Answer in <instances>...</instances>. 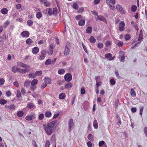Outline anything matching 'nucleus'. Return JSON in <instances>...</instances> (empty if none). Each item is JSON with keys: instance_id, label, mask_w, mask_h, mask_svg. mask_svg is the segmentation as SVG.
Returning a JSON list of instances; mask_svg holds the SVG:
<instances>
[{"instance_id": "1", "label": "nucleus", "mask_w": 147, "mask_h": 147, "mask_svg": "<svg viewBox=\"0 0 147 147\" xmlns=\"http://www.w3.org/2000/svg\"><path fill=\"white\" fill-rule=\"evenodd\" d=\"M57 120H55L47 125H43L42 127L47 135H50L52 134L53 132V128L57 123Z\"/></svg>"}, {"instance_id": "2", "label": "nucleus", "mask_w": 147, "mask_h": 147, "mask_svg": "<svg viewBox=\"0 0 147 147\" xmlns=\"http://www.w3.org/2000/svg\"><path fill=\"white\" fill-rule=\"evenodd\" d=\"M70 43L67 42L66 44L65 50L64 55L65 56L68 55L70 53Z\"/></svg>"}, {"instance_id": "3", "label": "nucleus", "mask_w": 147, "mask_h": 147, "mask_svg": "<svg viewBox=\"0 0 147 147\" xmlns=\"http://www.w3.org/2000/svg\"><path fill=\"white\" fill-rule=\"evenodd\" d=\"M69 127L68 128V130L69 132L71 130V127L74 126V124L73 122V120L72 119H70L68 122Z\"/></svg>"}, {"instance_id": "4", "label": "nucleus", "mask_w": 147, "mask_h": 147, "mask_svg": "<svg viewBox=\"0 0 147 147\" xmlns=\"http://www.w3.org/2000/svg\"><path fill=\"white\" fill-rule=\"evenodd\" d=\"M65 80L67 82L70 81L72 79V76L71 74L67 73L64 76Z\"/></svg>"}, {"instance_id": "5", "label": "nucleus", "mask_w": 147, "mask_h": 147, "mask_svg": "<svg viewBox=\"0 0 147 147\" xmlns=\"http://www.w3.org/2000/svg\"><path fill=\"white\" fill-rule=\"evenodd\" d=\"M125 24L123 21H121L119 24V30L121 31L122 32L125 29Z\"/></svg>"}, {"instance_id": "6", "label": "nucleus", "mask_w": 147, "mask_h": 147, "mask_svg": "<svg viewBox=\"0 0 147 147\" xmlns=\"http://www.w3.org/2000/svg\"><path fill=\"white\" fill-rule=\"evenodd\" d=\"M119 57L120 58V61L123 62H124L125 57L124 52L122 51H120L119 52Z\"/></svg>"}, {"instance_id": "7", "label": "nucleus", "mask_w": 147, "mask_h": 147, "mask_svg": "<svg viewBox=\"0 0 147 147\" xmlns=\"http://www.w3.org/2000/svg\"><path fill=\"white\" fill-rule=\"evenodd\" d=\"M116 8L117 11L120 13L123 14H125V11L123 10V8L120 5H117L116 6Z\"/></svg>"}, {"instance_id": "8", "label": "nucleus", "mask_w": 147, "mask_h": 147, "mask_svg": "<svg viewBox=\"0 0 147 147\" xmlns=\"http://www.w3.org/2000/svg\"><path fill=\"white\" fill-rule=\"evenodd\" d=\"M17 65L18 66H21L23 67L26 68L30 67V66L26 65L25 64L21 62H18L17 63Z\"/></svg>"}, {"instance_id": "9", "label": "nucleus", "mask_w": 147, "mask_h": 147, "mask_svg": "<svg viewBox=\"0 0 147 147\" xmlns=\"http://www.w3.org/2000/svg\"><path fill=\"white\" fill-rule=\"evenodd\" d=\"M97 19L99 20L102 21L105 24H107V21L106 19L103 16H98Z\"/></svg>"}, {"instance_id": "10", "label": "nucleus", "mask_w": 147, "mask_h": 147, "mask_svg": "<svg viewBox=\"0 0 147 147\" xmlns=\"http://www.w3.org/2000/svg\"><path fill=\"white\" fill-rule=\"evenodd\" d=\"M30 69L29 68H25L22 69L20 68L18 69V72L24 74L30 71Z\"/></svg>"}, {"instance_id": "11", "label": "nucleus", "mask_w": 147, "mask_h": 147, "mask_svg": "<svg viewBox=\"0 0 147 147\" xmlns=\"http://www.w3.org/2000/svg\"><path fill=\"white\" fill-rule=\"evenodd\" d=\"M21 35L23 37H28L29 35V32L27 31H24L22 32L21 34Z\"/></svg>"}, {"instance_id": "12", "label": "nucleus", "mask_w": 147, "mask_h": 147, "mask_svg": "<svg viewBox=\"0 0 147 147\" xmlns=\"http://www.w3.org/2000/svg\"><path fill=\"white\" fill-rule=\"evenodd\" d=\"M35 115L33 114L31 115H28L26 116L25 117V119L26 120L28 121H31L32 119V117H34V116H35Z\"/></svg>"}, {"instance_id": "13", "label": "nucleus", "mask_w": 147, "mask_h": 147, "mask_svg": "<svg viewBox=\"0 0 147 147\" xmlns=\"http://www.w3.org/2000/svg\"><path fill=\"white\" fill-rule=\"evenodd\" d=\"M39 49L37 47H35L32 49V52L34 54H36L38 53Z\"/></svg>"}, {"instance_id": "14", "label": "nucleus", "mask_w": 147, "mask_h": 147, "mask_svg": "<svg viewBox=\"0 0 147 147\" xmlns=\"http://www.w3.org/2000/svg\"><path fill=\"white\" fill-rule=\"evenodd\" d=\"M85 20L83 19H81L78 22V24L79 26H84L85 24Z\"/></svg>"}, {"instance_id": "15", "label": "nucleus", "mask_w": 147, "mask_h": 147, "mask_svg": "<svg viewBox=\"0 0 147 147\" xmlns=\"http://www.w3.org/2000/svg\"><path fill=\"white\" fill-rule=\"evenodd\" d=\"M45 82L48 84H50L51 82V79L47 77H45L44 79Z\"/></svg>"}, {"instance_id": "16", "label": "nucleus", "mask_w": 147, "mask_h": 147, "mask_svg": "<svg viewBox=\"0 0 147 147\" xmlns=\"http://www.w3.org/2000/svg\"><path fill=\"white\" fill-rule=\"evenodd\" d=\"M38 81L37 79H34L31 82V84L32 86L36 85L38 83Z\"/></svg>"}, {"instance_id": "17", "label": "nucleus", "mask_w": 147, "mask_h": 147, "mask_svg": "<svg viewBox=\"0 0 147 147\" xmlns=\"http://www.w3.org/2000/svg\"><path fill=\"white\" fill-rule=\"evenodd\" d=\"M65 86L66 89L70 88L72 87V84L71 82L67 83L65 84Z\"/></svg>"}, {"instance_id": "18", "label": "nucleus", "mask_w": 147, "mask_h": 147, "mask_svg": "<svg viewBox=\"0 0 147 147\" xmlns=\"http://www.w3.org/2000/svg\"><path fill=\"white\" fill-rule=\"evenodd\" d=\"M65 97V94L64 93H60L59 95V98L61 99H63Z\"/></svg>"}, {"instance_id": "19", "label": "nucleus", "mask_w": 147, "mask_h": 147, "mask_svg": "<svg viewBox=\"0 0 147 147\" xmlns=\"http://www.w3.org/2000/svg\"><path fill=\"white\" fill-rule=\"evenodd\" d=\"M92 27L90 26H89L87 27L86 30V32L88 34H90L92 32Z\"/></svg>"}, {"instance_id": "20", "label": "nucleus", "mask_w": 147, "mask_h": 147, "mask_svg": "<svg viewBox=\"0 0 147 147\" xmlns=\"http://www.w3.org/2000/svg\"><path fill=\"white\" fill-rule=\"evenodd\" d=\"M45 115L46 117L49 118L51 116L52 114L51 112L47 111L45 112Z\"/></svg>"}, {"instance_id": "21", "label": "nucleus", "mask_w": 147, "mask_h": 147, "mask_svg": "<svg viewBox=\"0 0 147 147\" xmlns=\"http://www.w3.org/2000/svg\"><path fill=\"white\" fill-rule=\"evenodd\" d=\"M95 38L93 36H91L89 38V41L92 43H94L96 42Z\"/></svg>"}, {"instance_id": "22", "label": "nucleus", "mask_w": 147, "mask_h": 147, "mask_svg": "<svg viewBox=\"0 0 147 147\" xmlns=\"http://www.w3.org/2000/svg\"><path fill=\"white\" fill-rule=\"evenodd\" d=\"M8 11V10L6 8H3L1 10V13L3 14H6Z\"/></svg>"}, {"instance_id": "23", "label": "nucleus", "mask_w": 147, "mask_h": 147, "mask_svg": "<svg viewBox=\"0 0 147 147\" xmlns=\"http://www.w3.org/2000/svg\"><path fill=\"white\" fill-rule=\"evenodd\" d=\"M93 125L94 128L97 129L98 127V125L97 121L95 119L93 123Z\"/></svg>"}, {"instance_id": "24", "label": "nucleus", "mask_w": 147, "mask_h": 147, "mask_svg": "<svg viewBox=\"0 0 147 147\" xmlns=\"http://www.w3.org/2000/svg\"><path fill=\"white\" fill-rule=\"evenodd\" d=\"M20 68L16 67L15 66L13 67H12L11 70L14 73H16L17 71L18 72V69Z\"/></svg>"}, {"instance_id": "25", "label": "nucleus", "mask_w": 147, "mask_h": 147, "mask_svg": "<svg viewBox=\"0 0 147 147\" xmlns=\"http://www.w3.org/2000/svg\"><path fill=\"white\" fill-rule=\"evenodd\" d=\"M137 9V6L136 5H133L131 8V10L133 12H134L136 11Z\"/></svg>"}, {"instance_id": "26", "label": "nucleus", "mask_w": 147, "mask_h": 147, "mask_svg": "<svg viewBox=\"0 0 147 147\" xmlns=\"http://www.w3.org/2000/svg\"><path fill=\"white\" fill-rule=\"evenodd\" d=\"M87 138L90 141H92L94 140V137L91 134H88Z\"/></svg>"}, {"instance_id": "27", "label": "nucleus", "mask_w": 147, "mask_h": 147, "mask_svg": "<svg viewBox=\"0 0 147 147\" xmlns=\"http://www.w3.org/2000/svg\"><path fill=\"white\" fill-rule=\"evenodd\" d=\"M24 114V113L23 111H20L18 112L17 113V116L20 117H22Z\"/></svg>"}, {"instance_id": "28", "label": "nucleus", "mask_w": 147, "mask_h": 147, "mask_svg": "<svg viewBox=\"0 0 147 147\" xmlns=\"http://www.w3.org/2000/svg\"><path fill=\"white\" fill-rule=\"evenodd\" d=\"M33 42L32 40L30 38H28L26 40V44L28 45H30Z\"/></svg>"}, {"instance_id": "29", "label": "nucleus", "mask_w": 147, "mask_h": 147, "mask_svg": "<svg viewBox=\"0 0 147 147\" xmlns=\"http://www.w3.org/2000/svg\"><path fill=\"white\" fill-rule=\"evenodd\" d=\"M65 72V71L64 69L61 68L60 69L58 70V73L59 74H64Z\"/></svg>"}, {"instance_id": "30", "label": "nucleus", "mask_w": 147, "mask_h": 147, "mask_svg": "<svg viewBox=\"0 0 147 147\" xmlns=\"http://www.w3.org/2000/svg\"><path fill=\"white\" fill-rule=\"evenodd\" d=\"M7 102V101L4 99H1L0 100V103L2 105H4L6 104Z\"/></svg>"}, {"instance_id": "31", "label": "nucleus", "mask_w": 147, "mask_h": 147, "mask_svg": "<svg viewBox=\"0 0 147 147\" xmlns=\"http://www.w3.org/2000/svg\"><path fill=\"white\" fill-rule=\"evenodd\" d=\"M30 84V81L26 80L25 81L24 83V86L27 87H28Z\"/></svg>"}, {"instance_id": "32", "label": "nucleus", "mask_w": 147, "mask_h": 147, "mask_svg": "<svg viewBox=\"0 0 147 147\" xmlns=\"http://www.w3.org/2000/svg\"><path fill=\"white\" fill-rule=\"evenodd\" d=\"M51 63V59H47L45 62V64L47 65H50Z\"/></svg>"}, {"instance_id": "33", "label": "nucleus", "mask_w": 147, "mask_h": 147, "mask_svg": "<svg viewBox=\"0 0 147 147\" xmlns=\"http://www.w3.org/2000/svg\"><path fill=\"white\" fill-rule=\"evenodd\" d=\"M33 22L31 20H29L27 22V25L29 26H31L33 25Z\"/></svg>"}, {"instance_id": "34", "label": "nucleus", "mask_w": 147, "mask_h": 147, "mask_svg": "<svg viewBox=\"0 0 147 147\" xmlns=\"http://www.w3.org/2000/svg\"><path fill=\"white\" fill-rule=\"evenodd\" d=\"M105 144H106L104 141H102L99 142L98 145L100 147H101Z\"/></svg>"}, {"instance_id": "35", "label": "nucleus", "mask_w": 147, "mask_h": 147, "mask_svg": "<svg viewBox=\"0 0 147 147\" xmlns=\"http://www.w3.org/2000/svg\"><path fill=\"white\" fill-rule=\"evenodd\" d=\"M112 57V54L110 53H108L105 55V57L106 59H110Z\"/></svg>"}, {"instance_id": "36", "label": "nucleus", "mask_w": 147, "mask_h": 147, "mask_svg": "<svg viewBox=\"0 0 147 147\" xmlns=\"http://www.w3.org/2000/svg\"><path fill=\"white\" fill-rule=\"evenodd\" d=\"M72 7L75 9H77L79 8L78 5L76 3H74L72 5Z\"/></svg>"}, {"instance_id": "37", "label": "nucleus", "mask_w": 147, "mask_h": 147, "mask_svg": "<svg viewBox=\"0 0 147 147\" xmlns=\"http://www.w3.org/2000/svg\"><path fill=\"white\" fill-rule=\"evenodd\" d=\"M42 74V72L40 71H37L35 73V75L36 76H39Z\"/></svg>"}, {"instance_id": "38", "label": "nucleus", "mask_w": 147, "mask_h": 147, "mask_svg": "<svg viewBox=\"0 0 147 147\" xmlns=\"http://www.w3.org/2000/svg\"><path fill=\"white\" fill-rule=\"evenodd\" d=\"M53 14L54 15H56L57 13V8L54 7L53 10Z\"/></svg>"}, {"instance_id": "39", "label": "nucleus", "mask_w": 147, "mask_h": 147, "mask_svg": "<svg viewBox=\"0 0 147 147\" xmlns=\"http://www.w3.org/2000/svg\"><path fill=\"white\" fill-rule=\"evenodd\" d=\"M44 115L42 113H40L38 116V118L39 120H41L43 119L44 117Z\"/></svg>"}, {"instance_id": "40", "label": "nucleus", "mask_w": 147, "mask_h": 147, "mask_svg": "<svg viewBox=\"0 0 147 147\" xmlns=\"http://www.w3.org/2000/svg\"><path fill=\"white\" fill-rule=\"evenodd\" d=\"M103 44L101 42H99L97 45V47L98 48L101 49L103 47Z\"/></svg>"}, {"instance_id": "41", "label": "nucleus", "mask_w": 147, "mask_h": 147, "mask_svg": "<svg viewBox=\"0 0 147 147\" xmlns=\"http://www.w3.org/2000/svg\"><path fill=\"white\" fill-rule=\"evenodd\" d=\"M131 38L130 35L129 34H127L125 37V39L126 40H128Z\"/></svg>"}, {"instance_id": "42", "label": "nucleus", "mask_w": 147, "mask_h": 147, "mask_svg": "<svg viewBox=\"0 0 147 147\" xmlns=\"http://www.w3.org/2000/svg\"><path fill=\"white\" fill-rule=\"evenodd\" d=\"M130 93L131 94L132 96L134 97L136 96V92L133 89H131Z\"/></svg>"}, {"instance_id": "43", "label": "nucleus", "mask_w": 147, "mask_h": 147, "mask_svg": "<svg viewBox=\"0 0 147 147\" xmlns=\"http://www.w3.org/2000/svg\"><path fill=\"white\" fill-rule=\"evenodd\" d=\"M34 107V105L31 103H28L27 105V107L28 108H32Z\"/></svg>"}, {"instance_id": "44", "label": "nucleus", "mask_w": 147, "mask_h": 147, "mask_svg": "<svg viewBox=\"0 0 147 147\" xmlns=\"http://www.w3.org/2000/svg\"><path fill=\"white\" fill-rule=\"evenodd\" d=\"M42 16V15L41 12H39L37 13L36 14V17L37 18L40 19L41 18Z\"/></svg>"}, {"instance_id": "45", "label": "nucleus", "mask_w": 147, "mask_h": 147, "mask_svg": "<svg viewBox=\"0 0 147 147\" xmlns=\"http://www.w3.org/2000/svg\"><path fill=\"white\" fill-rule=\"evenodd\" d=\"M53 10L51 8H49L48 9V14L49 16H51L53 14Z\"/></svg>"}, {"instance_id": "46", "label": "nucleus", "mask_w": 147, "mask_h": 147, "mask_svg": "<svg viewBox=\"0 0 147 147\" xmlns=\"http://www.w3.org/2000/svg\"><path fill=\"white\" fill-rule=\"evenodd\" d=\"M108 5L111 9L113 10H115V7L114 5H112L110 4Z\"/></svg>"}, {"instance_id": "47", "label": "nucleus", "mask_w": 147, "mask_h": 147, "mask_svg": "<svg viewBox=\"0 0 147 147\" xmlns=\"http://www.w3.org/2000/svg\"><path fill=\"white\" fill-rule=\"evenodd\" d=\"M28 77L30 78H35V74L31 73L29 74Z\"/></svg>"}, {"instance_id": "48", "label": "nucleus", "mask_w": 147, "mask_h": 147, "mask_svg": "<svg viewBox=\"0 0 147 147\" xmlns=\"http://www.w3.org/2000/svg\"><path fill=\"white\" fill-rule=\"evenodd\" d=\"M9 21L7 20L4 23V27L5 28H6L9 25Z\"/></svg>"}, {"instance_id": "49", "label": "nucleus", "mask_w": 147, "mask_h": 147, "mask_svg": "<svg viewBox=\"0 0 147 147\" xmlns=\"http://www.w3.org/2000/svg\"><path fill=\"white\" fill-rule=\"evenodd\" d=\"M32 144L33 147H38V146L34 140H32Z\"/></svg>"}, {"instance_id": "50", "label": "nucleus", "mask_w": 147, "mask_h": 147, "mask_svg": "<svg viewBox=\"0 0 147 147\" xmlns=\"http://www.w3.org/2000/svg\"><path fill=\"white\" fill-rule=\"evenodd\" d=\"M50 143L49 141L48 140L46 141V143L45 145V147H49Z\"/></svg>"}, {"instance_id": "51", "label": "nucleus", "mask_w": 147, "mask_h": 147, "mask_svg": "<svg viewBox=\"0 0 147 147\" xmlns=\"http://www.w3.org/2000/svg\"><path fill=\"white\" fill-rule=\"evenodd\" d=\"M17 96L18 98H19L21 97L20 91V90H17Z\"/></svg>"}, {"instance_id": "52", "label": "nucleus", "mask_w": 147, "mask_h": 147, "mask_svg": "<svg viewBox=\"0 0 147 147\" xmlns=\"http://www.w3.org/2000/svg\"><path fill=\"white\" fill-rule=\"evenodd\" d=\"M44 5L46 7H49L51 5V3L49 2L46 1L44 2Z\"/></svg>"}, {"instance_id": "53", "label": "nucleus", "mask_w": 147, "mask_h": 147, "mask_svg": "<svg viewBox=\"0 0 147 147\" xmlns=\"http://www.w3.org/2000/svg\"><path fill=\"white\" fill-rule=\"evenodd\" d=\"M110 83L112 85H114L115 84V82L114 79H111L110 80Z\"/></svg>"}, {"instance_id": "54", "label": "nucleus", "mask_w": 147, "mask_h": 147, "mask_svg": "<svg viewBox=\"0 0 147 147\" xmlns=\"http://www.w3.org/2000/svg\"><path fill=\"white\" fill-rule=\"evenodd\" d=\"M123 45V42L122 41H119L117 43V45L119 47H122Z\"/></svg>"}, {"instance_id": "55", "label": "nucleus", "mask_w": 147, "mask_h": 147, "mask_svg": "<svg viewBox=\"0 0 147 147\" xmlns=\"http://www.w3.org/2000/svg\"><path fill=\"white\" fill-rule=\"evenodd\" d=\"M9 109L11 110H14L15 109V106L14 104L9 105Z\"/></svg>"}, {"instance_id": "56", "label": "nucleus", "mask_w": 147, "mask_h": 147, "mask_svg": "<svg viewBox=\"0 0 147 147\" xmlns=\"http://www.w3.org/2000/svg\"><path fill=\"white\" fill-rule=\"evenodd\" d=\"M84 11V9L83 7H81L79 9V10L78 12V13H81L83 12Z\"/></svg>"}, {"instance_id": "57", "label": "nucleus", "mask_w": 147, "mask_h": 147, "mask_svg": "<svg viewBox=\"0 0 147 147\" xmlns=\"http://www.w3.org/2000/svg\"><path fill=\"white\" fill-rule=\"evenodd\" d=\"M119 102V100L118 99L115 102V105L116 108H117Z\"/></svg>"}, {"instance_id": "58", "label": "nucleus", "mask_w": 147, "mask_h": 147, "mask_svg": "<svg viewBox=\"0 0 147 147\" xmlns=\"http://www.w3.org/2000/svg\"><path fill=\"white\" fill-rule=\"evenodd\" d=\"M82 18V16L81 15H78L76 16L75 18L77 20H81Z\"/></svg>"}, {"instance_id": "59", "label": "nucleus", "mask_w": 147, "mask_h": 147, "mask_svg": "<svg viewBox=\"0 0 147 147\" xmlns=\"http://www.w3.org/2000/svg\"><path fill=\"white\" fill-rule=\"evenodd\" d=\"M45 57V56L43 55H40L38 57V59L40 60H43Z\"/></svg>"}, {"instance_id": "60", "label": "nucleus", "mask_w": 147, "mask_h": 147, "mask_svg": "<svg viewBox=\"0 0 147 147\" xmlns=\"http://www.w3.org/2000/svg\"><path fill=\"white\" fill-rule=\"evenodd\" d=\"M5 82V80L3 79L2 78L0 79V85H3Z\"/></svg>"}, {"instance_id": "61", "label": "nucleus", "mask_w": 147, "mask_h": 147, "mask_svg": "<svg viewBox=\"0 0 147 147\" xmlns=\"http://www.w3.org/2000/svg\"><path fill=\"white\" fill-rule=\"evenodd\" d=\"M111 44V42L109 41H107L105 44V45L107 47H108L110 46Z\"/></svg>"}, {"instance_id": "62", "label": "nucleus", "mask_w": 147, "mask_h": 147, "mask_svg": "<svg viewBox=\"0 0 147 147\" xmlns=\"http://www.w3.org/2000/svg\"><path fill=\"white\" fill-rule=\"evenodd\" d=\"M6 94L8 97L10 96L11 95V92L9 91H7L6 92Z\"/></svg>"}, {"instance_id": "63", "label": "nucleus", "mask_w": 147, "mask_h": 147, "mask_svg": "<svg viewBox=\"0 0 147 147\" xmlns=\"http://www.w3.org/2000/svg\"><path fill=\"white\" fill-rule=\"evenodd\" d=\"M85 89L83 88H82L81 89V93L82 94H84L85 93Z\"/></svg>"}, {"instance_id": "64", "label": "nucleus", "mask_w": 147, "mask_h": 147, "mask_svg": "<svg viewBox=\"0 0 147 147\" xmlns=\"http://www.w3.org/2000/svg\"><path fill=\"white\" fill-rule=\"evenodd\" d=\"M47 86V85L46 83H43L41 85V88L43 89L45 88Z\"/></svg>"}]
</instances>
